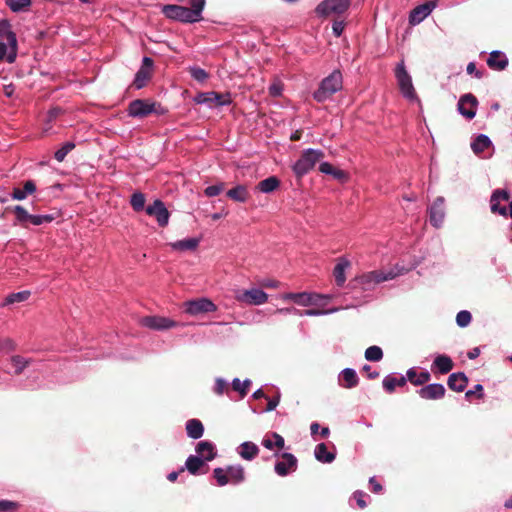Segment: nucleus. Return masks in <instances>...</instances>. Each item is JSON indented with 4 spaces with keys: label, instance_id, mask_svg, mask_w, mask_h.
<instances>
[{
    "label": "nucleus",
    "instance_id": "obj_64",
    "mask_svg": "<svg viewBox=\"0 0 512 512\" xmlns=\"http://www.w3.org/2000/svg\"><path fill=\"white\" fill-rule=\"evenodd\" d=\"M369 484L372 487V492L380 493L382 491V485L375 479V477H371L369 479Z\"/></svg>",
    "mask_w": 512,
    "mask_h": 512
},
{
    "label": "nucleus",
    "instance_id": "obj_14",
    "mask_svg": "<svg viewBox=\"0 0 512 512\" xmlns=\"http://www.w3.org/2000/svg\"><path fill=\"white\" fill-rule=\"evenodd\" d=\"M417 393L425 400H439L444 398L446 389L442 384L433 383L423 386Z\"/></svg>",
    "mask_w": 512,
    "mask_h": 512
},
{
    "label": "nucleus",
    "instance_id": "obj_50",
    "mask_svg": "<svg viewBox=\"0 0 512 512\" xmlns=\"http://www.w3.org/2000/svg\"><path fill=\"white\" fill-rule=\"evenodd\" d=\"M213 474L219 486H224L229 483L227 470L225 471L222 468H215Z\"/></svg>",
    "mask_w": 512,
    "mask_h": 512
},
{
    "label": "nucleus",
    "instance_id": "obj_30",
    "mask_svg": "<svg viewBox=\"0 0 512 512\" xmlns=\"http://www.w3.org/2000/svg\"><path fill=\"white\" fill-rule=\"evenodd\" d=\"M187 435L192 439H199L203 436L204 426L198 419H190L186 422Z\"/></svg>",
    "mask_w": 512,
    "mask_h": 512
},
{
    "label": "nucleus",
    "instance_id": "obj_56",
    "mask_svg": "<svg viewBox=\"0 0 512 512\" xmlns=\"http://www.w3.org/2000/svg\"><path fill=\"white\" fill-rule=\"evenodd\" d=\"M476 396L478 399H482L483 394V386L481 384H477L473 390H468L465 394L467 399H471L472 396Z\"/></svg>",
    "mask_w": 512,
    "mask_h": 512
},
{
    "label": "nucleus",
    "instance_id": "obj_44",
    "mask_svg": "<svg viewBox=\"0 0 512 512\" xmlns=\"http://www.w3.org/2000/svg\"><path fill=\"white\" fill-rule=\"evenodd\" d=\"M205 3V0H191L190 2L191 8L189 9L196 22L202 19L201 13L205 7Z\"/></svg>",
    "mask_w": 512,
    "mask_h": 512
},
{
    "label": "nucleus",
    "instance_id": "obj_55",
    "mask_svg": "<svg viewBox=\"0 0 512 512\" xmlns=\"http://www.w3.org/2000/svg\"><path fill=\"white\" fill-rule=\"evenodd\" d=\"M345 28L344 20H339V18L334 19L332 30L336 37H340Z\"/></svg>",
    "mask_w": 512,
    "mask_h": 512
},
{
    "label": "nucleus",
    "instance_id": "obj_38",
    "mask_svg": "<svg viewBox=\"0 0 512 512\" xmlns=\"http://www.w3.org/2000/svg\"><path fill=\"white\" fill-rule=\"evenodd\" d=\"M341 377H342V381H343V383L341 385L344 388H348V389L357 386L358 381H359L355 370L351 369V368H345L341 372Z\"/></svg>",
    "mask_w": 512,
    "mask_h": 512
},
{
    "label": "nucleus",
    "instance_id": "obj_11",
    "mask_svg": "<svg viewBox=\"0 0 512 512\" xmlns=\"http://www.w3.org/2000/svg\"><path fill=\"white\" fill-rule=\"evenodd\" d=\"M236 299L249 305H261L268 299V295L261 289L253 288L237 294Z\"/></svg>",
    "mask_w": 512,
    "mask_h": 512
},
{
    "label": "nucleus",
    "instance_id": "obj_27",
    "mask_svg": "<svg viewBox=\"0 0 512 512\" xmlns=\"http://www.w3.org/2000/svg\"><path fill=\"white\" fill-rule=\"evenodd\" d=\"M319 171L324 174H328L333 176V178L345 182L348 179V174L341 169L335 168L332 164L328 162H323L319 166Z\"/></svg>",
    "mask_w": 512,
    "mask_h": 512
},
{
    "label": "nucleus",
    "instance_id": "obj_2",
    "mask_svg": "<svg viewBox=\"0 0 512 512\" xmlns=\"http://www.w3.org/2000/svg\"><path fill=\"white\" fill-rule=\"evenodd\" d=\"M342 74L339 70H334L329 76L324 78L318 89L313 93V98L317 102H324L333 94L342 89Z\"/></svg>",
    "mask_w": 512,
    "mask_h": 512
},
{
    "label": "nucleus",
    "instance_id": "obj_47",
    "mask_svg": "<svg viewBox=\"0 0 512 512\" xmlns=\"http://www.w3.org/2000/svg\"><path fill=\"white\" fill-rule=\"evenodd\" d=\"M250 385H251V381L249 379H246L243 382H241L240 379L235 378L232 381L233 390L239 392L241 397H244L247 395Z\"/></svg>",
    "mask_w": 512,
    "mask_h": 512
},
{
    "label": "nucleus",
    "instance_id": "obj_18",
    "mask_svg": "<svg viewBox=\"0 0 512 512\" xmlns=\"http://www.w3.org/2000/svg\"><path fill=\"white\" fill-rule=\"evenodd\" d=\"M486 63L490 69L502 71L508 66L509 61L503 52L495 50L489 54Z\"/></svg>",
    "mask_w": 512,
    "mask_h": 512
},
{
    "label": "nucleus",
    "instance_id": "obj_19",
    "mask_svg": "<svg viewBox=\"0 0 512 512\" xmlns=\"http://www.w3.org/2000/svg\"><path fill=\"white\" fill-rule=\"evenodd\" d=\"M31 296L30 290H23L20 292L8 294L4 300L0 303L1 308L5 307H16L18 304L26 302Z\"/></svg>",
    "mask_w": 512,
    "mask_h": 512
},
{
    "label": "nucleus",
    "instance_id": "obj_15",
    "mask_svg": "<svg viewBox=\"0 0 512 512\" xmlns=\"http://www.w3.org/2000/svg\"><path fill=\"white\" fill-rule=\"evenodd\" d=\"M141 324L153 330H164L177 326V323L160 316H147L141 319Z\"/></svg>",
    "mask_w": 512,
    "mask_h": 512
},
{
    "label": "nucleus",
    "instance_id": "obj_29",
    "mask_svg": "<svg viewBox=\"0 0 512 512\" xmlns=\"http://www.w3.org/2000/svg\"><path fill=\"white\" fill-rule=\"evenodd\" d=\"M200 240L198 238H188L179 240L169 245L176 251H194L199 246Z\"/></svg>",
    "mask_w": 512,
    "mask_h": 512
},
{
    "label": "nucleus",
    "instance_id": "obj_21",
    "mask_svg": "<svg viewBox=\"0 0 512 512\" xmlns=\"http://www.w3.org/2000/svg\"><path fill=\"white\" fill-rule=\"evenodd\" d=\"M0 34L6 35V38L13 50V53L8 54L7 61L12 63L15 61L16 54L15 49L17 45V40L15 34L10 30V24L7 20H0Z\"/></svg>",
    "mask_w": 512,
    "mask_h": 512
},
{
    "label": "nucleus",
    "instance_id": "obj_24",
    "mask_svg": "<svg viewBox=\"0 0 512 512\" xmlns=\"http://www.w3.org/2000/svg\"><path fill=\"white\" fill-rule=\"evenodd\" d=\"M289 299H292L295 303L303 306L317 304L318 300L323 298L322 295L319 294H309V293H291L287 296Z\"/></svg>",
    "mask_w": 512,
    "mask_h": 512
},
{
    "label": "nucleus",
    "instance_id": "obj_12",
    "mask_svg": "<svg viewBox=\"0 0 512 512\" xmlns=\"http://www.w3.org/2000/svg\"><path fill=\"white\" fill-rule=\"evenodd\" d=\"M477 105V98L471 93H468L460 97L458 102V111L462 116L470 120L476 115Z\"/></svg>",
    "mask_w": 512,
    "mask_h": 512
},
{
    "label": "nucleus",
    "instance_id": "obj_3",
    "mask_svg": "<svg viewBox=\"0 0 512 512\" xmlns=\"http://www.w3.org/2000/svg\"><path fill=\"white\" fill-rule=\"evenodd\" d=\"M350 4V0H324L317 5L315 13L319 17L340 18L348 10Z\"/></svg>",
    "mask_w": 512,
    "mask_h": 512
},
{
    "label": "nucleus",
    "instance_id": "obj_37",
    "mask_svg": "<svg viewBox=\"0 0 512 512\" xmlns=\"http://www.w3.org/2000/svg\"><path fill=\"white\" fill-rule=\"evenodd\" d=\"M407 381V376L395 378L389 375L383 379V387L388 393H392L394 392L396 386L403 387L406 385Z\"/></svg>",
    "mask_w": 512,
    "mask_h": 512
},
{
    "label": "nucleus",
    "instance_id": "obj_52",
    "mask_svg": "<svg viewBox=\"0 0 512 512\" xmlns=\"http://www.w3.org/2000/svg\"><path fill=\"white\" fill-rule=\"evenodd\" d=\"M224 188H225V184L224 183H219V184H216V185L208 186L204 190V193L208 197H214V196L219 195L224 190Z\"/></svg>",
    "mask_w": 512,
    "mask_h": 512
},
{
    "label": "nucleus",
    "instance_id": "obj_17",
    "mask_svg": "<svg viewBox=\"0 0 512 512\" xmlns=\"http://www.w3.org/2000/svg\"><path fill=\"white\" fill-rule=\"evenodd\" d=\"M436 7L435 1L426 2L424 4H421L417 7H415L411 13H410V23L411 24H418L422 20H424Z\"/></svg>",
    "mask_w": 512,
    "mask_h": 512
},
{
    "label": "nucleus",
    "instance_id": "obj_8",
    "mask_svg": "<svg viewBox=\"0 0 512 512\" xmlns=\"http://www.w3.org/2000/svg\"><path fill=\"white\" fill-rule=\"evenodd\" d=\"M510 193L505 189H496L493 191L490 198V207L492 213H498L501 216L507 217L509 215V208L501 205V202H508Z\"/></svg>",
    "mask_w": 512,
    "mask_h": 512
},
{
    "label": "nucleus",
    "instance_id": "obj_49",
    "mask_svg": "<svg viewBox=\"0 0 512 512\" xmlns=\"http://www.w3.org/2000/svg\"><path fill=\"white\" fill-rule=\"evenodd\" d=\"M471 320H472V315L469 311L462 310L457 313L456 323L458 326L466 327L470 324Z\"/></svg>",
    "mask_w": 512,
    "mask_h": 512
},
{
    "label": "nucleus",
    "instance_id": "obj_9",
    "mask_svg": "<svg viewBox=\"0 0 512 512\" xmlns=\"http://www.w3.org/2000/svg\"><path fill=\"white\" fill-rule=\"evenodd\" d=\"M185 312L190 315H198L202 313L216 311V305L207 298H200L185 302Z\"/></svg>",
    "mask_w": 512,
    "mask_h": 512
},
{
    "label": "nucleus",
    "instance_id": "obj_34",
    "mask_svg": "<svg viewBox=\"0 0 512 512\" xmlns=\"http://www.w3.org/2000/svg\"><path fill=\"white\" fill-rule=\"evenodd\" d=\"M280 186V180L276 176H270L260 181L256 189L262 193H271Z\"/></svg>",
    "mask_w": 512,
    "mask_h": 512
},
{
    "label": "nucleus",
    "instance_id": "obj_61",
    "mask_svg": "<svg viewBox=\"0 0 512 512\" xmlns=\"http://www.w3.org/2000/svg\"><path fill=\"white\" fill-rule=\"evenodd\" d=\"M268 399V403H267V407H266V411L267 412H270V411H273L277 405L279 404L280 402V394L278 393L274 398L270 399V398H266Z\"/></svg>",
    "mask_w": 512,
    "mask_h": 512
},
{
    "label": "nucleus",
    "instance_id": "obj_28",
    "mask_svg": "<svg viewBox=\"0 0 512 512\" xmlns=\"http://www.w3.org/2000/svg\"><path fill=\"white\" fill-rule=\"evenodd\" d=\"M196 452L206 461H211L215 458L216 452L214 445L209 441H200L197 443Z\"/></svg>",
    "mask_w": 512,
    "mask_h": 512
},
{
    "label": "nucleus",
    "instance_id": "obj_41",
    "mask_svg": "<svg viewBox=\"0 0 512 512\" xmlns=\"http://www.w3.org/2000/svg\"><path fill=\"white\" fill-rule=\"evenodd\" d=\"M229 482L234 484L240 483L244 480V469L242 466H229L227 468Z\"/></svg>",
    "mask_w": 512,
    "mask_h": 512
},
{
    "label": "nucleus",
    "instance_id": "obj_48",
    "mask_svg": "<svg viewBox=\"0 0 512 512\" xmlns=\"http://www.w3.org/2000/svg\"><path fill=\"white\" fill-rule=\"evenodd\" d=\"M75 148V144L73 142H66L60 149H58L54 157L58 162L64 161L67 154Z\"/></svg>",
    "mask_w": 512,
    "mask_h": 512
},
{
    "label": "nucleus",
    "instance_id": "obj_23",
    "mask_svg": "<svg viewBox=\"0 0 512 512\" xmlns=\"http://www.w3.org/2000/svg\"><path fill=\"white\" fill-rule=\"evenodd\" d=\"M10 369L7 371L9 374L20 375L29 366L30 359L20 355H13L9 359Z\"/></svg>",
    "mask_w": 512,
    "mask_h": 512
},
{
    "label": "nucleus",
    "instance_id": "obj_31",
    "mask_svg": "<svg viewBox=\"0 0 512 512\" xmlns=\"http://www.w3.org/2000/svg\"><path fill=\"white\" fill-rule=\"evenodd\" d=\"M227 197L235 202L244 203L249 198V192L245 185H237L226 193Z\"/></svg>",
    "mask_w": 512,
    "mask_h": 512
},
{
    "label": "nucleus",
    "instance_id": "obj_25",
    "mask_svg": "<svg viewBox=\"0 0 512 512\" xmlns=\"http://www.w3.org/2000/svg\"><path fill=\"white\" fill-rule=\"evenodd\" d=\"M406 376L407 380L415 386H422L428 383L431 379V375L428 371L418 373L415 368L408 369Z\"/></svg>",
    "mask_w": 512,
    "mask_h": 512
},
{
    "label": "nucleus",
    "instance_id": "obj_40",
    "mask_svg": "<svg viewBox=\"0 0 512 512\" xmlns=\"http://www.w3.org/2000/svg\"><path fill=\"white\" fill-rule=\"evenodd\" d=\"M151 76L152 72L150 70H146V68H140L135 75L133 85L135 86V88L141 89L147 84Z\"/></svg>",
    "mask_w": 512,
    "mask_h": 512
},
{
    "label": "nucleus",
    "instance_id": "obj_58",
    "mask_svg": "<svg viewBox=\"0 0 512 512\" xmlns=\"http://www.w3.org/2000/svg\"><path fill=\"white\" fill-rule=\"evenodd\" d=\"M366 496L367 495L364 492H362V491H356L353 494V498L356 500V503H357L358 507L361 508V509H364L367 506L366 501L364 500V498Z\"/></svg>",
    "mask_w": 512,
    "mask_h": 512
},
{
    "label": "nucleus",
    "instance_id": "obj_45",
    "mask_svg": "<svg viewBox=\"0 0 512 512\" xmlns=\"http://www.w3.org/2000/svg\"><path fill=\"white\" fill-rule=\"evenodd\" d=\"M365 358L368 361H380L383 358V351L379 346H370L365 351Z\"/></svg>",
    "mask_w": 512,
    "mask_h": 512
},
{
    "label": "nucleus",
    "instance_id": "obj_4",
    "mask_svg": "<svg viewBox=\"0 0 512 512\" xmlns=\"http://www.w3.org/2000/svg\"><path fill=\"white\" fill-rule=\"evenodd\" d=\"M164 108L156 102L148 100L136 99L129 103L128 114L136 118H145L151 113L163 114Z\"/></svg>",
    "mask_w": 512,
    "mask_h": 512
},
{
    "label": "nucleus",
    "instance_id": "obj_43",
    "mask_svg": "<svg viewBox=\"0 0 512 512\" xmlns=\"http://www.w3.org/2000/svg\"><path fill=\"white\" fill-rule=\"evenodd\" d=\"M146 198L142 192H135L132 194L130 199L131 207L134 211H142L145 207Z\"/></svg>",
    "mask_w": 512,
    "mask_h": 512
},
{
    "label": "nucleus",
    "instance_id": "obj_51",
    "mask_svg": "<svg viewBox=\"0 0 512 512\" xmlns=\"http://www.w3.org/2000/svg\"><path fill=\"white\" fill-rule=\"evenodd\" d=\"M189 71L191 76L197 81L203 82L208 78V73L200 67H191Z\"/></svg>",
    "mask_w": 512,
    "mask_h": 512
},
{
    "label": "nucleus",
    "instance_id": "obj_22",
    "mask_svg": "<svg viewBox=\"0 0 512 512\" xmlns=\"http://www.w3.org/2000/svg\"><path fill=\"white\" fill-rule=\"evenodd\" d=\"M468 384L467 376L462 372L452 373L449 375L447 380L448 387L456 392H462L465 390Z\"/></svg>",
    "mask_w": 512,
    "mask_h": 512
},
{
    "label": "nucleus",
    "instance_id": "obj_60",
    "mask_svg": "<svg viewBox=\"0 0 512 512\" xmlns=\"http://www.w3.org/2000/svg\"><path fill=\"white\" fill-rule=\"evenodd\" d=\"M16 503L8 500H0V512L13 511L16 508Z\"/></svg>",
    "mask_w": 512,
    "mask_h": 512
},
{
    "label": "nucleus",
    "instance_id": "obj_20",
    "mask_svg": "<svg viewBox=\"0 0 512 512\" xmlns=\"http://www.w3.org/2000/svg\"><path fill=\"white\" fill-rule=\"evenodd\" d=\"M396 277V274L393 272L383 273L381 271H372L367 274H363L359 277V281L361 284H378L386 280H391Z\"/></svg>",
    "mask_w": 512,
    "mask_h": 512
},
{
    "label": "nucleus",
    "instance_id": "obj_63",
    "mask_svg": "<svg viewBox=\"0 0 512 512\" xmlns=\"http://www.w3.org/2000/svg\"><path fill=\"white\" fill-rule=\"evenodd\" d=\"M271 436L274 438L275 447L282 449L285 445L284 438L276 432H273Z\"/></svg>",
    "mask_w": 512,
    "mask_h": 512
},
{
    "label": "nucleus",
    "instance_id": "obj_35",
    "mask_svg": "<svg viewBox=\"0 0 512 512\" xmlns=\"http://www.w3.org/2000/svg\"><path fill=\"white\" fill-rule=\"evenodd\" d=\"M315 458L322 463H331L335 459V454L328 451L325 443H320L315 447Z\"/></svg>",
    "mask_w": 512,
    "mask_h": 512
},
{
    "label": "nucleus",
    "instance_id": "obj_26",
    "mask_svg": "<svg viewBox=\"0 0 512 512\" xmlns=\"http://www.w3.org/2000/svg\"><path fill=\"white\" fill-rule=\"evenodd\" d=\"M453 366V361L449 356L438 355L432 363V370L437 369L439 373L447 374L453 369Z\"/></svg>",
    "mask_w": 512,
    "mask_h": 512
},
{
    "label": "nucleus",
    "instance_id": "obj_62",
    "mask_svg": "<svg viewBox=\"0 0 512 512\" xmlns=\"http://www.w3.org/2000/svg\"><path fill=\"white\" fill-rule=\"evenodd\" d=\"M466 70H467L468 74H475V77L478 78V79L482 78V76H483V73L476 69V65L473 62H470L467 65V69Z\"/></svg>",
    "mask_w": 512,
    "mask_h": 512
},
{
    "label": "nucleus",
    "instance_id": "obj_32",
    "mask_svg": "<svg viewBox=\"0 0 512 512\" xmlns=\"http://www.w3.org/2000/svg\"><path fill=\"white\" fill-rule=\"evenodd\" d=\"M240 456L248 461L253 460L259 454L258 446L253 442H244L239 447Z\"/></svg>",
    "mask_w": 512,
    "mask_h": 512
},
{
    "label": "nucleus",
    "instance_id": "obj_54",
    "mask_svg": "<svg viewBox=\"0 0 512 512\" xmlns=\"http://www.w3.org/2000/svg\"><path fill=\"white\" fill-rule=\"evenodd\" d=\"M14 212L18 221L23 222L31 218L29 213L20 205L14 207Z\"/></svg>",
    "mask_w": 512,
    "mask_h": 512
},
{
    "label": "nucleus",
    "instance_id": "obj_36",
    "mask_svg": "<svg viewBox=\"0 0 512 512\" xmlns=\"http://www.w3.org/2000/svg\"><path fill=\"white\" fill-rule=\"evenodd\" d=\"M350 266V262L345 259H340L334 267L333 276L337 286H342L345 283V269Z\"/></svg>",
    "mask_w": 512,
    "mask_h": 512
},
{
    "label": "nucleus",
    "instance_id": "obj_16",
    "mask_svg": "<svg viewBox=\"0 0 512 512\" xmlns=\"http://www.w3.org/2000/svg\"><path fill=\"white\" fill-rule=\"evenodd\" d=\"M429 215L430 223L434 227L439 228L442 225L445 216L443 197H438L435 199V201L433 202L429 209Z\"/></svg>",
    "mask_w": 512,
    "mask_h": 512
},
{
    "label": "nucleus",
    "instance_id": "obj_59",
    "mask_svg": "<svg viewBox=\"0 0 512 512\" xmlns=\"http://www.w3.org/2000/svg\"><path fill=\"white\" fill-rule=\"evenodd\" d=\"M227 382L221 378H218L216 379L215 381V387H214V391L215 393H217L218 395H221L224 393L225 390H227Z\"/></svg>",
    "mask_w": 512,
    "mask_h": 512
},
{
    "label": "nucleus",
    "instance_id": "obj_46",
    "mask_svg": "<svg viewBox=\"0 0 512 512\" xmlns=\"http://www.w3.org/2000/svg\"><path fill=\"white\" fill-rule=\"evenodd\" d=\"M27 194H32V180H27L24 184V189H14L11 198L15 200H23Z\"/></svg>",
    "mask_w": 512,
    "mask_h": 512
},
{
    "label": "nucleus",
    "instance_id": "obj_10",
    "mask_svg": "<svg viewBox=\"0 0 512 512\" xmlns=\"http://www.w3.org/2000/svg\"><path fill=\"white\" fill-rule=\"evenodd\" d=\"M146 213L149 216H154L160 227L168 225L170 213L160 199H156L152 205H149L146 208Z\"/></svg>",
    "mask_w": 512,
    "mask_h": 512
},
{
    "label": "nucleus",
    "instance_id": "obj_57",
    "mask_svg": "<svg viewBox=\"0 0 512 512\" xmlns=\"http://www.w3.org/2000/svg\"><path fill=\"white\" fill-rule=\"evenodd\" d=\"M54 220L53 215L45 214V215H34V226L41 225L44 223H50Z\"/></svg>",
    "mask_w": 512,
    "mask_h": 512
},
{
    "label": "nucleus",
    "instance_id": "obj_33",
    "mask_svg": "<svg viewBox=\"0 0 512 512\" xmlns=\"http://www.w3.org/2000/svg\"><path fill=\"white\" fill-rule=\"evenodd\" d=\"M205 466L204 459L198 456L190 455L185 463L186 469L192 474V475H198L201 473H205L206 471L201 472V468Z\"/></svg>",
    "mask_w": 512,
    "mask_h": 512
},
{
    "label": "nucleus",
    "instance_id": "obj_7",
    "mask_svg": "<svg viewBox=\"0 0 512 512\" xmlns=\"http://www.w3.org/2000/svg\"><path fill=\"white\" fill-rule=\"evenodd\" d=\"M163 14L172 20L183 23H194L196 20L192 16L190 9L179 5H165L162 8Z\"/></svg>",
    "mask_w": 512,
    "mask_h": 512
},
{
    "label": "nucleus",
    "instance_id": "obj_1",
    "mask_svg": "<svg viewBox=\"0 0 512 512\" xmlns=\"http://www.w3.org/2000/svg\"><path fill=\"white\" fill-rule=\"evenodd\" d=\"M325 157L322 150L317 149H306L304 150L300 158L292 166L293 173L296 178L301 179L303 176L308 174L314 169L315 165Z\"/></svg>",
    "mask_w": 512,
    "mask_h": 512
},
{
    "label": "nucleus",
    "instance_id": "obj_42",
    "mask_svg": "<svg viewBox=\"0 0 512 512\" xmlns=\"http://www.w3.org/2000/svg\"><path fill=\"white\" fill-rule=\"evenodd\" d=\"M32 1L31 0H6V5L13 11V12H21L28 10V8L31 6Z\"/></svg>",
    "mask_w": 512,
    "mask_h": 512
},
{
    "label": "nucleus",
    "instance_id": "obj_5",
    "mask_svg": "<svg viewBox=\"0 0 512 512\" xmlns=\"http://www.w3.org/2000/svg\"><path fill=\"white\" fill-rule=\"evenodd\" d=\"M395 77L398 82L399 89L404 97L409 100L416 98V92L412 84L411 76L406 71L404 63L401 62L395 69Z\"/></svg>",
    "mask_w": 512,
    "mask_h": 512
},
{
    "label": "nucleus",
    "instance_id": "obj_39",
    "mask_svg": "<svg viewBox=\"0 0 512 512\" xmlns=\"http://www.w3.org/2000/svg\"><path fill=\"white\" fill-rule=\"evenodd\" d=\"M491 144V140L488 136L480 134L472 142L471 148L475 154H480L485 151Z\"/></svg>",
    "mask_w": 512,
    "mask_h": 512
},
{
    "label": "nucleus",
    "instance_id": "obj_13",
    "mask_svg": "<svg viewBox=\"0 0 512 512\" xmlns=\"http://www.w3.org/2000/svg\"><path fill=\"white\" fill-rule=\"evenodd\" d=\"M281 461L276 462L275 464V472L279 476H286L290 471H295L297 468V458L291 453H282Z\"/></svg>",
    "mask_w": 512,
    "mask_h": 512
},
{
    "label": "nucleus",
    "instance_id": "obj_6",
    "mask_svg": "<svg viewBox=\"0 0 512 512\" xmlns=\"http://www.w3.org/2000/svg\"><path fill=\"white\" fill-rule=\"evenodd\" d=\"M194 101L197 104H208L212 106H224L229 105L232 102L230 93H218V92H201L198 93Z\"/></svg>",
    "mask_w": 512,
    "mask_h": 512
},
{
    "label": "nucleus",
    "instance_id": "obj_53",
    "mask_svg": "<svg viewBox=\"0 0 512 512\" xmlns=\"http://www.w3.org/2000/svg\"><path fill=\"white\" fill-rule=\"evenodd\" d=\"M16 348L15 342L10 338L0 340V352L9 353Z\"/></svg>",
    "mask_w": 512,
    "mask_h": 512
}]
</instances>
